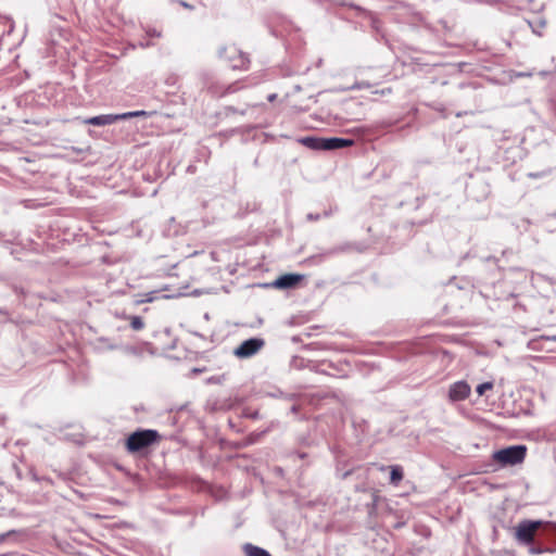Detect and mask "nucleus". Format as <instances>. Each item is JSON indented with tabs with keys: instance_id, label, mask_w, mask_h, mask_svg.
Returning a JSON list of instances; mask_svg holds the SVG:
<instances>
[{
	"instance_id": "obj_1",
	"label": "nucleus",
	"mask_w": 556,
	"mask_h": 556,
	"mask_svg": "<svg viewBox=\"0 0 556 556\" xmlns=\"http://www.w3.org/2000/svg\"><path fill=\"white\" fill-rule=\"evenodd\" d=\"M161 435L153 429H140L128 435L125 442L127 452L135 454L160 443Z\"/></svg>"
},
{
	"instance_id": "obj_2",
	"label": "nucleus",
	"mask_w": 556,
	"mask_h": 556,
	"mask_svg": "<svg viewBox=\"0 0 556 556\" xmlns=\"http://www.w3.org/2000/svg\"><path fill=\"white\" fill-rule=\"evenodd\" d=\"M302 144L313 150H337L346 147H352L354 140L344 138H319V137H304L300 140Z\"/></svg>"
},
{
	"instance_id": "obj_3",
	"label": "nucleus",
	"mask_w": 556,
	"mask_h": 556,
	"mask_svg": "<svg viewBox=\"0 0 556 556\" xmlns=\"http://www.w3.org/2000/svg\"><path fill=\"white\" fill-rule=\"evenodd\" d=\"M526 455L527 447L525 445H514L494 452L492 458L495 463L505 467L521 464Z\"/></svg>"
},
{
	"instance_id": "obj_4",
	"label": "nucleus",
	"mask_w": 556,
	"mask_h": 556,
	"mask_svg": "<svg viewBox=\"0 0 556 556\" xmlns=\"http://www.w3.org/2000/svg\"><path fill=\"white\" fill-rule=\"evenodd\" d=\"M542 521L523 520L515 528V538L521 543L531 544L534 541L538 530L542 527Z\"/></svg>"
},
{
	"instance_id": "obj_5",
	"label": "nucleus",
	"mask_w": 556,
	"mask_h": 556,
	"mask_svg": "<svg viewBox=\"0 0 556 556\" xmlns=\"http://www.w3.org/2000/svg\"><path fill=\"white\" fill-rule=\"evenodd\" d=\"M146 114L147 113L144 111H136V112H129V113L117 114V115H112V114L100 115V116L89 118L87 121V123L91 124V125H96V126H102V125L112 124V123L116 122L117 119L141 116V115H146Z\"/></svg>"
},
{
	"instance_id": "obj_6",
	"label": "nucleus",
	"mask_w": 556,
	"mask_h": 556,
	"mask_svg": "<svg viewBox=\"0 0 556 556\" xmlns=\"http://www.w3.org/2000/svg\"><path fill=\"white\" fill-rule=\"evenodd\" d=\"M264 345L262 339H249L243 341L235 351V354L239 357H250L256 354Z\"/></svg>"
},
{
	"instance_id": "obj_7",
	"label": "nucleus",
	"mask_w": 556,
	"mask_h": 556,
	"mask_svg": "<svg viewBox=\"0 0 556 556\" xmlns=\"http://www.w3.org/2000/svg\"><path fill=\"white\" fill-rule=\"evenodd\" d=\"M470 386L465 381H457L450 387L448 397L453 402L464 401L470 395Z\"/></svg>"
},
{
	"instance_id": "obj_8",
	"label": "nucleus",
	"mask_w": 556,
	"mask_h": 556,
	"mask_svg": "<svg viewBox=\"0 0 556 556\" xmlns=\"http://www.w3.org/2000/svg\"><path fill=\"white\" fill-rule=\"evenodd\" d=\"M303 278L304 277L299 274H286L277 278L274 286L280 289L294 288L303 280Z\"/></svg>"
},
{
	"instance_id": "obj_9",
	"label": "nucleus",
	"mask_w": 556,
	"mask_h": 556,
	"mask_svg": "<svg viewBox=\"0 0 556 556\" xmlns=\"http://www.w3.org/2000/svg\"><path fill=\"white\" fill-rule=\"evenodd\" d=\"M357 118L349 116L346 112H338L334 114H328V123L333 125L343 126L349 122L356 121Z\"/></svg>"
},
{
	"instance_id": "obj_10",
	"label": "nucleus",
	"mask_w": 556,
	"mask_h": 556,
	"mask_svg": "<svg viewBox=\"0 0 556 556\" xmlns=\"http://www.w3.org/2000/svg\"><path fill=\"white\" fill-rule=\"evenodd\" d=\"M243 549L245 556H270L269 553L264 548H261L250 543L245 544Z\"/></svg>"
},
{
	"instance_id": "obj_11",
	"label": "nucleus",
	"mask_w": 556,
	"mask_h": 556,
	"mask_svg": "<svg viewBox=\"0 0 556 556\" xmlns=\"http://www.w3.org/2000/svg\"><path fill=\"white\" fill-rule=\"evenodd\" d=\"M390 469V482L393 485H399L404 476L402 468L400 466H391Z\"/></svg>"
},
{
	"instance_id": "obj_12",
	"label": "nucleus",
	"mask_w": 556,
	"mask_h": 556,
	"mask_svg": "<svg viewBox=\"0 0 556 556\" xmlns=\"http://www.w3.org/2000/svg\"><path fill=\"white\" fill-rule=\"evenodd\" d=\"M129 320H130V327L134 330L139 331V330L143 329L144 323H143L141 317H139V316H130Z\"/></svg>"
},
{
	"instance_id": "obj_13",
	"label": "nucleus",
	"mask_w": 556,
	"mask_h": 556,
	"mask_svg": "<svg viewBox=\"0 0 556 556\" xmlns=\"http://www.w3.org/2000/svg\"><path fill=\"white\" fill-rule=\"evenodd\" d=\"M493 389V382H483L481 384H479L476 389L477 393L479 395H483L486 391H490Z\"/></svg>"
},
{
	"instance_id": "obj_14",
	"label": "nucleus",
	"mask_w": 556,
	"mask_h": 556,
	"mask_svg": "<svg viewBox=\"0 0 556 556\" xmlns=\"http://www.w3.org/2000/svg\"><path fill=\"white\" fill-rule=\"evenodd\" d=\"M268 100L273 102L275 100V94L269 96Z\"/></svg>"
},
{
	"instance_id": "obj_15",
	"label": "nucleus",
	"mask_w": 556,
	"mask_h": 556,
	"mask_svg": "<svg viewBox=\"0 0 556 556\" xmlns=\"http://www.w3.org/2000/svg\"><path fill=\"white\" fill-rule=\"evenodd\" d=\"M153 299H154V298L149 296V298H148V299H146L144 301H146V302H151V301H153Z\"/></svg>"
},
{
	"instance_id": "obj_16",
	"label": "nucleus",
	"mask_w": 556,
	"mask_h": 556,
	"mask_svg": "<svg viewBox=\"0 0 556 556\" xmlns=\"http://www.w3.org/2000/svg\"><path fill=\"white\" fill-rule=\"evenodd\" d=\"M555 339H556V336H555Z\"/></svg>"
}]
</instances>
